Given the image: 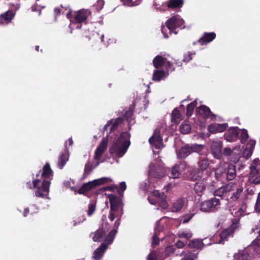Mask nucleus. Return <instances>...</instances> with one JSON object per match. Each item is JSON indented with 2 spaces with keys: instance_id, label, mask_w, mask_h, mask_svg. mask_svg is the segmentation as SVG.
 Wrapping results in <instances>:
<instances>
[{
  "instance_id": "obj_8",
  "label": "nucleus",
  "mask_w": 260,
  "mask_h": 260,
  "mask_svg": "<svg viewBox=\"0 0 260 260\" xmlns=\"http://www.w3.org/2000/svg\"><path fill=\"white\" fill-rule=\"evenodd\" d=\"M90 15V12L88 10H81L77 12L75 16L74 21L71 20L70 27L71 29L80 28L81 25L79 23L86 20Z\"/></svg>"
},
{
  "instance_id": "obj_27",
  "label": "nucleus",
  "mask_w": 260,
  "mask_h": 260,
  "mask_svg": "<svg viewBox=\"0 0 260 260\" xmlns=\"http://www.w3.org/2000/svg\"><path fill=\"white\" fill-rule=\"evenodd\" d=\"M225 177L227 179L232 180L236 177V169L235 167L233 165H228L226 167Z\"/></svg>"
},
{
  "instance_id": "obj_3",
  "label": "nucleus",
  "mask_w": 260,
  "mask_h": 260,
  "mask_svg": "<svg viewBox=\"0 0 260 260\" xmlns=\"http://www.w3.org/2000/svg\"><path fill=\"white\" fill-rule=\"evenodd\" d=\"M184 20L178 15L173 16L169 19L166 23V27L162 26L161 28V31L164 34V37L166 38L169 37L168 33L166 32L167 29H169V34L172 32H174L175 34H177L175 29L178 27L184 28Z\"/></svg>"
},
{
  "instance_id": "obj_7",
  "label": "nucleus",
  "mask_w": 260,
  "mask_h": 260,
  "mask_svg": "<svg viewBox=\"0 0 260 260\" xmlns=\"http://www.w3.org/2000/svg\"><path fill=\"white\" fill-rule=\"evenodd\" d=\"M111 181V179L108 178H102L92 181H89L87 183H84L78 190V192L80 194H83L96 186L105 183H109Z\"/></svg>"
},
{
  "instance_id": "obj_63",
  "label": "nucleus",
  "mask_w": 260,
  "mask_h": 260,
  "mask_svg": "<svg viewBox=\"0 0 260 260\" xmlns=\"http://www.w3.org/2000/svg\"><path fill=\"white\" fill-rule=\"evenodd\" d=\"M192 55V53H190L188 54V55L186 57H185L184 58V60L186 61H189L191 59V56Z\"/></svg>"
},
{
  "instance_id": "obj_58",
  "label": "nucleus",
  "mask_w": 260,
  "mask_h": 260,
  "mask_svg": "<svg viewBox=\"0 0 260 260\" xmlns=\"http://www.w3.org/2000/svg\"><path fill=\"white\" fill-rule=\"evenodd\" d=\"M186 242H183L181 240H178L175 243V245L178 248H182L186 245Z\"/></svg>"
},
{
  "instance_id": "obj_53",
  "label": "nucleus",
  "mask_w": 260,
  "mask_h": 260,
  "mask_svg": "<svg viewBox=\"0 0 260 260\" xmlns=\"http://www.w3.org/2000/svg\"><path fill=\"white\" fill-rule=\"evenodd\" d=\"M193 215L194 214H191L185 215L182 218L181 221L183 223H186L188 222L190 220V219L193 217Z\"/></svg>"
},
{
  "instance_id": "obj_41",
  "label": "nucleus",
  "mask_w": 260,
  "mask_h": 260,
  "mask_svg": "<svg viewBox=\"0 0 260 260\" xmlns=\"http://www.w3.org/2000/svg\"><path fill=\"white\" fill-rule=\"evenodd\" d=\"M235 189H236V191L234 192L231 197V199L234 201H237L238 199H239L243 191L242 187L236 188L235 186L234 190Z\"/></svg>"
},
{
  "instance_id": "obj_47",
  "label": "nucleus",
  "mask_w": 260,
  "mask_h": 260,
  "mask_svg": "<svg viewBox=\"0 0 260 260\" xmlns=\"http://www.w3.org/2000/svg\"><path fill=\"white\" fill-rule=\"evenodd\" d=\"M159 223V222H157V228H156V229L155 230V234L153 236V240H152V245L153 246L154 245H156L157 244H158L159 243V240H158V234H157V229H160L161 228H159L158 227V224Z\"/></svg>"
},
{
  "instance_id": "obj_35",
  "label": "nucleus",
  "mask_w": 260,
  "mask_h": 260,
  "mask_svg": "<svg viewBox=\"0 0 260 260\" xmlns=\"http://www.w3.org/2000/svg\"><path fill=\"white\" fill-rule=\"evenodd\" d=\"M177 236L180 238H184L186 240H188L192 237V233L189 230H180L178 232Z\"/></svg>"
},
{
  "instance_id": "obj_43",
  "label": "nucleus",
  "mask_w": 260,
  "mask_h": 260,
  "mask_svg": "<svg viewBox=\"0 0 260 260\" xmlns=\"http://www.w3.org/2000/svg\"><path fill=\"white\" fill-rule=\"evenodd\" d=\"M116 233V229H114L111 231L106 237L105 239V242H106L107 243V244H110L112 243Z\"/></svg>"
},
{
  "instance_id": "obj_40",
  "label": "nucleus",
  "mask_w": 260,
  "mask_h": 260,
  "mask_svg": "<svg viewBox=\"0 0 260 260\" xmlns=\"http://www.w3.org/2000/svg\"><path fill=\"white\" fill-rule=\"evenodd\" d=\"M179 129L181 133L185 134L190 132L191 127L189 123L185 121L181 124Z\"/></svg>"
},
{
  "instance_id": "obj_39",
  "label": "nucleus",
  "mask_w": 260,
  "mask_h": 260,
  "mask_svg": "<svg viewBox=\"0 0 260 260\" xmlns=\"http://www.w3.org/2000/svg\"><path fill=\"white\" fill-rule=\"evenodd\" d=\"M182 5V0H170L167 6L170 8H178L181 7Z\"/></svg>"
},
{
  "instance_id": "obj_31",
  "label": "nucleus",
  "mask_w": 260,
  "mask_h": 260,
  "mask_svg": "<svg viewBox=\"0 0 260 260\" xmlns=\"http://www.w3.org/2000/svg\"><path fill=\"white\" fill-rule=\"evenodd\" d=\"M181 166H183V164L175 165L173 166L171 170L170 177L174 179L179 178L180 175V167Z\"/></svg>"
},
{
  "instance_id": "obj_11",
  "label": "nucleus",
  "mask_w": 260,
  "mask_h": 260,
  "mask_svg": "<svg viewBox=\"0 0 260 260\" xmlns=\"http://www.w3.org/2000/svg\"><path fill=\"white\" fill-rule=\"evenodd\" d=\"M108 138H104L95 151L94 158L99 160L104 151L106 150L108 144Z\"/></svg>"
},
{
  "instance_id": "obj_19",
  "label": "nucleus",
  "mask_w": 260,
  "mask_h": 260,
  "mask_svg": "<svg viewBox=\"0 0 260 260\" xmlns=\"http://www.w3.org/2000/svg\"><path fill=\"white\" fill-rule=\"evenodd\" d=\"M13 17L14 14L13 12L10 11H8L5 13L1 15L0 17V24H8L10 22Z\"/></svg>"
},
{
  "instance_id": "obj_56",
  "label": "nucleus",
  "mask_w": 260,
  "mask_h": 260,
  "mask_svg": "<svg viewBox=\"0 0 260 260\" xmlns=\"http://www.w3.org/2000/svg\"><path fill=\"white\" fill-rule=\"evenodd\" d=\"M255 209L257 212H260V192L259 193L255 206Z\"/></svg>"
},
{
  "instance_id": "obj_10",
  "label": "nucleus",
  "mask_w": 260,
  "mask_h": 260,
  "mask_svg": "<svg viewBox=\"0 0 260 260\" xmlns=\"http://www.w3.org/2000/svg\"><path fill=\"white\" fill-rule=\"evenodd\" d=\"M149 141L150 144L156 149H159L162 147V139L158 130L155 131L153 135L149 139Z\"/></svg>"
},
{
  "instance_id": "obj_13",
  "label": "nucleus",
  "mask_w": 260,
  "mask_h": 260,
  "mask_svg": "<svg viewBox=\"0 0 260 260\" xmlns=\"http://www.w3.org/2000/svg\"><path fill=\"white\" fill-rule=\"evenodd\" d=\"M227 123H214L208 126V129L211 133H221L228 127Z\"/></svg>"
},
{
  "instance_id": "obj_44",
  "label": "nucleus",
  "mask_w": 260,
  "mask_h": 260,
  "mask_svg": "<svg viewBox=\"0 0 260 260\" xmlns=\"http://www.w3.org/2000/svg\"><path fill=\"white\" fill-rule=\"evenodd\" d=\"M164 258L159 256V253L154 251L149 254L147 256V260H164Z\"/></svg>"
},
{
  "instance_id": "obj_59",
  "label": "nucleus",
  "mask_w": 260,
  "mask_h": 260,
  "mask_svg": "<svg viewBox=\"0 0 260 260\" xmlns=\"http://www.w3.org/2000/svg\"><path fill=\"white\" fill-rule=\"evenodd\" d=\"M63 7L61 5L60 7L55 8L54 12L56 15H58L60 13H63Z\"/></svg>"
},
{
  "instance_id": "obj_61",
  "label": "nucleus",
  "mask_w": 260,
  "mask_h": 260,
  "mask_svg": "<svg viewBox=\"0 0 260 260\" xmlns=\"http://www.w3.org/2000/svg\"><path fill=\"white\" fill-rule=\"evenodd\" d=\"M120 188L122 190V191H123L124 190L126 189V185L124 182H122L120 183Z\"/></svg>"
},
{
  "instance_id": "obj_20",
  "label": "nucleus",
  "mask_w": 260,
  "mask_h": 260,
  "mask_svg": "<svg viewBox=\"0 0 260 260\" xmlns=\"http://www.w3.org/2000/svg\"><path fill=\"white\" fill-rule=\"evenodd\" d=\"M226 164H221L215 171V176L217 179H220L221 177H225Z\"/></svg>"
},
{
  "instance_id": "obj_18",
  "label": "nucleus",
  "mask_w": 260,
  "mask_h": 260,
  "mask_svg": "<svg viewBox=\"0 0 260 260\" xmlns=\"http://www.w3.org/2000/svg\"><path fill=\"white\" fill-rule=\"evenodd\" d=\"M122 119L118 118L115 119L109 120L104 126V129L106 130L109 127L111 132L114 131L117 128L118 125L121 123Z\"/></svg>"
},
{
  "instance_id": "obj_6",
  "label": "nucleus",
  "mask_w": 260,
  "mask_h": 260,
  "mask_svg": "<svg viewBox=\"0 0 260 260\" xmlns=\"http://www.w3.org/2000/svg\"><path fill=\"white\" fill-rule=\"evenodd\" d=\"M220 204V200L213 198L202 202L200 210L204 212H214L219 208Z\"/></svg>"
},
{
  "instance_id": "obj_17",
  "label": "nucleus",
  "mask_w": 260,
  "mask_h": 260,
  "mask_svg": "<svg viewBox=\"0 0 260 260\" xmlns=\"http://www.w3.org/2000/svg\"><path fill=\"white\" fill-rule=\"evenodd\" d=\"M255 145V141L253 140H250L247 144L246 148L243 153V156L246 159L248 158L251 155Z\"/></svg>"
},
{
  "instance_id": "obj_42",
  "label": "nucleus",
  "mask_w": 260,
  "mask_h": 260,
  "mask_svg": "<svg viewBox=\"0 0 260 260\" xmlns=\"http://www.w3.org/2000/svg\"><path fill=\"white\" fill-rule=\"evenodd\" d=\"M180 256H182L181 260H194L197 257V255L191 252L185 253L182 252L180 254Z\"/></svg>"
},
{
  "instance_id": "obj_33",
  "label": "nucleus",
  "mask_w": 260,
  "mask_h": 260,
  "mask_svg": "<svg viewBox=\"0 0 260 260\" xmlns=\"http://www.w3.org/2000/svg\"><path fill=\"white\" fill-rule=\"evenodd\" d=\"M206 185L207 183L204 180L198 181L194 185V190L198 193H202L205 190Z\"/></svg>"
},
{
  "instance_id": "obj_60",
  "label": "nucleus",
  "mask_w": 260,
  "mask_h": 260,
  "mask_svg": "<svg viewBox=\"0 0 260 260\" xmlns=\"http://www.w3.org/2000/svg\"><path fill=\"white\" fill-rule=\"evenodd\" d=\"M161 203L160 202L158 203L157 204H159V206L163 209H166L168 207V204L165 200H163V198L161 199L160 200Z\"/></svg>"
},
{
  "instance_id": "obj_14",
  "label": "nucleus",
  "mask_w": 260,
  "mask_h": 260,
  "mask_svg": "<svg viewBox=\"0 0 260 260\" xmlns=\"http://www.w3.org/2000/svg\"><path fill=\"white\" fill-rule=\"evenodd\" d=\"M235 230V226H232L230 228L223 230L220 234V240L217 242L219 244H223L224 242L227 241L228 237L231 236Z\"/></svg>"
},
{
  "instance_id": "obj_1",
  "label": "nucleus",
  "mask_w": 260,
  "mask_h": 260,
  "mask_svg": "<svg viewBox=\"0 0 260 260\" xmlns=\"http://www.w3.org/2000/svg\"><path fill=\"white\" fill-rule=\"evenodd\" d=\"M53 177V172L48 163L44 166L40 177L33 181V186L37 189L36 196L40 198L46 197L49 192L50 181Z\"/></svg>"
},
{
  "instance_id": "obj_55",
  "label": "nucleus",
  "mask_w": 260,
  "mask_h": 260,
  "mask_svg": "<svg viewBox=\"0 0 260 260\" xmlns=\"http://www.w3.org/2000/svg\"><path fill=\"white\" fill-rule=\"evenodd\" d=\"M190 148H191V149H192L191 152L194 151V152H199L200 151H201L203 149V145H194Z\"/></svg>"
},
{
  "instance_id": "obj_2",
  "label": "nucleus",
  "mask_w": 260,
  "mask_h": 260,
  "mask_svg": "<svg viewBox=\"0 0 260 260\" xmlns=\"http://www.w3.org/2000/svg\"><path fill=\"white\" fill-rule=\"evenodd\" d=\"M129 138L130 135L128 133H122L111 148L110 153L118 157H122L125 153L130 145Z\"/></svg>"
},
{
  "instance_id": "obj_52",
  "label": "nucleus",
  "mask_w": 260,
  "mask_h": 260,
  "mask_svg": "<svg viewBox=\"0 0 260 260\" xmlns=\"http://www.w3.org/2000/svg\"><path fill=\"white\" fill-rule=\"evenodd\" d=\"M174 251L175 248L174 246H168L166 247V250L165 251V255H166V256H168L171 254H173L174 252Z\"/></svg>"
},
{
  "instance_id": "obj_32",
  "label": "nucleus",
  "mask_w": 260,
  "mask_h": 260,
  "mask_svg": "<svg viewBox=\"0 0 260 260\" xmlns=\"http://www.w3.org/2000/svg\"><path fill=\"white\" fill-rule=\"evenodd\" d=\"M247 206L245 203H243L241 207L238 210L232 212V214L236 217H240L247 214Z\"/></svg>"
},
{
  "instance_id": "obj_34",
  "label": "nucleus",
  "mask_w": 260,
  "mask_h": 260,
  "mask_svg": "<svg viewBox=\"0 0 260 260\" xmlns=\"http://www.w3.org/2000/svg\"><path fill=\"white\" fill-rule=\"evenodd\" d=\"M191 150L192 149L188 146L182 147L178 153V157L180 158H185L191 153Z\"/></svg>"
},
{
  "instance_id": "obj_45",
  "label": "nucleus",
  "mask_w": 260,
  "mask_h": 260,
  "mask_svg": "<svg viewBox=\"0 0 260 260\" xmlns=\"http://www.w3.org/2000/svg\"><path fill=\"white\" fill-rule=\"evenodd\" d=\"M197 105V101L195 100L193 102H191L189 104H188L187 106L186 109V114L187 116H190L192 114V111L194 108V107Z\"/></svg>"
},
{
  "instance_id": "obj_24",
  "label": "nucleus",
  "mask_w": 260,
  "mask_h": 260,
  "mask_svg": "<svg viewBox=\"0 0 260 260\" xmlns=\"http://www.w3.org/2000/svg\"><path fill=\"white\" fill-rule=\"evenodd\" d=\"M160 167L157 165L156 166L155 164L152 162L150 164L149 166V176L150 177L157 178V177H159V175H158V173L159 171H160Z\"/></svg>"
},
{
  "instance_id": "obj_5",
  "label": "nucleus",
  "mask_w": 260,
  "mask_h": 260,
  "mask_svg": "<svg viewBox=\"0 0 260 260\" xmlns=\"http://www.w3.org/2000/svg\"><path fill=\"white\" fill-rule=\"evenodd\" d=\"M250 168L249 181L254 184H260V161L254 159Z\"/></svg>"
},
{
  "instance_id": "obj_46",
  "label": "nucleus",
  "mask_w": 260,
  "mask_h": 260,
  "mask_svg": "<svg viewBox=\"0 0 260 260\" xmlns=\"http://www.w3.org/2000/svg\"><path fill=\"white\" fill-rule=\"evenodd\" d=\"M172 119L176 122H179L181 120V116L179 111L174 109L172 112Z\"/></svg>"
},
{
  "instance_id": "obj_29",
  "label": "nucleus",
  "mask_w": 260,
  "mask_h": 260,
  "mask_svg": "<svg viewBox=\"0 0 260 260\" xmlns=\"http://www.w3.org/2000/svg\"><path fill=\"white\" fill-rule=\"evenodd\" d=\"M185 200L184 198H180L175 201L173 205L172 211L178 212L184 206Z\"/></svg>"
},
{
  "instance_id": "obj_16",
  "label": "nucleus",
  "mask_w": 260,
  "mask_h": 260,
  "mask_svg": "<svg viewBox=\"0 0 260 260\" xmlns=\"http://www.w3.org/2000/svg\"><path fill=\"white\" fill-rule=\"evenodd\" d=\"M237 129L234 127L229 128L224 135L225 140L229 142L235 141L238 136Z\"/></svg>"
},
{
  "instance_id": "obj_57",
  "label": "nucleus",
  "mask_w": 260,
  "mask_h": 260,
  "mask_svg": "<svg viewBox=\"0 0 260 260\" xmlns=\"http://www.w3.org/2000/svg\"><path fill=\"white\" fill-rule=\"evenodd\" d=\"M104 5V1L103 0H98L96 3V9L98 11L101 10Z\"/></svg>"
},
{
  "instance_id": "obj_50",
  "label": "nucleus",
  "mask_w": 260,
  "mask_h": 260,
  "mask_svg": "<svg viewBox=\"0 0 260 260\" xmlns=\"http://www.w3.org/2000/svg\"><path fill=\"white\" fill-rule=\"evenodd\" d=\"M209 165L208 159H203L199 162V166L202 170H206Z\"/></svg>"
},
{
  "instance_id": "obj_4",
  "label": "nucleus",
  "mask_w": 260,
  "mask_h": 260,
  "mask_svg": "<svg viewBox=\"0 0 260 260\" xmlns=\"http://www.w3.org/2000/svg\"><path fill=\"white\" fill-rule=\"evenodd\" d=\"M108 198L111 208L109 218L110 220L113 221L115 218L119 217L122 214V213L120 211H119V209L122 203L121 200L120 198L112 194H108Z\"/></svg>"
},
{
  "instance_id": "obj_62",
  "label": "nucleus",
  "mask_w": 260,
  "mask_h": 260,
  "mask_svg": "<svg viewBox=\"0 0 260 260\" xmlns=\"http://www.w3.org/2000/svg\"><path fill=\"white\" fill-rule=\"evenodd\" d=\"M173 185L172 183H170L168 184L166 186L164 187V189L166 190V192H168L169 189L172 187Z\"/></svg>"
},
{
  "instance_id": "obj_54",
  "label": "nucleus",
  "mask_w": 260,
  "mask_h": 260,
  "mask_svg": "<svg viewBox=\"0 0 260 260\" xmlns=\"http://www.w3.org/2000/svg\"><path fill=\"white\" fill-rule=\"evenodd\" d=\"M232 149H231L229 147H226L223 150V154L224 155L229 156L230 158L231 157V156L232 155Z\"/></svg>"
},
{
  "instance_id": "obj_28",
  "label": "nucleus",
  "mask_w": 260,
  "mask_h": 260,
  "mask_svg": "<svg viewBox=\"0 0 260 260\" xmlns=\"http://www.w3.org/2000/svg\"><path fill=\"white\" fill-rule=\"evenodd\" d=\"M69 157V156L67 151H66L59 156L58 161V167L59 169H61L63 168L68 161Z\"/></svg>"
},
{
  "instance_id": "obj_22",
  "label": "nucleus",
  "mask_w": 260,
  "mask_h": 260,
  "mask_svg": "<svg viewBox=\"0 0 260 260\" xmlns=\"http://www.w3.org/2000/svg\"><path fill=\"white\" fill-rule=\"evenodd\" d=\"M107 248V245L106 243H102L101 246L94 251L93 256L94 259L100 260Z\"/></svg>"
},
{
  "instance_id": "obj_30",
  "label": "nucleus",
  "mask_w": 260,
  "mask_h": 260,
  "mask_svg": "<svg viewBox=\"0 0 260 260\" xmlns=\"http://www.w3.org/2000/svg\"><path fill=\"white\" fill-rule=\"evenodd\" d=\"M106 232L103 229H99L96 232L91 234L93 240L95 242H99L103 239V236Z\"/></svg>"
},
{
  "instance_id": "obj_26",
  "label": "nucleus",
  "mask_w": 260,
  "mask_h": 260,
  "mask_svg": "<svg viewBox=\"0 0 260 260\" xmlns=\"http://www.w3.org/2000/svg\"><path fill=\"white\" fill-rule=\"evenodd\" d=\"M197 113L203 118H206L211 115L210 109L206 106H201L197 109Z\"/></svg>"
},
{
  "instance_id": "obj_21",
  "label": "nucleus",
  "mask_w": 260,
  "mask_h": 260,
  "mask_svg": "<svg viewBox=\"0 0 260 260\" xmlns=\"http://www.w3.org/2000/svg\"><path fill=\"white\" fill-rule=\"evenodd\" d=\"M234 260H251L249 254L247 253V250L243 251L239 250L234 255Z\"/></svg>"
},
{
  "instance_id": "obj_64",
  "label": "nucleus",
  "mask_w": 260,
  "mask_h": 260,
  "mask_svg": "<svg viewBox=\"0 0 260 260\" xmlns=\"http://www.w3.org/2000/svg\"><path fill=\"white\" fill-rule=\"evenodd\" d=\"M119 225H120V220H119V219H117L114 223V228L116 229H117Z\"/></svg>"
},
{
  "instance_id": "obj_23",
  "label": "nucleus",
  "mask_w": 260,
  "mask_h": 260,
  "mask_svg": "<svg viewBox=\"0 0 260 260\" xmlns=\"http://www.w3.org/2000/svg\"><path fill=\"white\" fill-rule=\"evenodd\" d=\"M163 197L161 196L158 191L154 190L151 193V196L148 198V200L151 204L155 205L160 202L161 199Z\"/></svg>"
},
{
  "instance_id": "obj_37",
  "label": "nucleus",
  "mask_w": 260,
  "mask_h": 260,
  "mask_svg": "<svg viewBox=\"0 0 260 260\" xmlns=\"http://www.w3.org/2000/svg\"><path fill=\"white\" fill-rule=\"evenodd\" d=\"M168 76L165 71H155L153 75V80L156 81H159L163 79Z\"/></svg>"
},
{
  "instance_id": "obj_49",
  "label": "nucleus",
  "mask_w": 260,
  "mask_h": 260,
  "mask_svg": "<svg viewBox=\"0 0 260 260\" xmlns=\"http://www.w3.org/2000/svg\"><path fill=\"white\" fill-rule=\"evenodd\" d=\"M95 210V203L94 202L90 203L88 205V209L87 211V214L90 216L94 212Z\"/></svg>"
},
{
  "instance_id": "obj_25",
  "label": "nucleus",
  "mask_w": 260,
  "mask_h": 260,
  "mask_svg": "<svg viewBox=\"0 0 260 260\" xmlns=\"http://www.w3.org/2000/svg\"><path fill=\"white\" fill-rule=\"evenodd\" d=\"M215 37L216 34L214 32H205L204 36L199 40V42L203 45L211 42L215 38Z\"/></svg>"
},
{
  "instance_id": "obj_38",
  "label": "nucleus",
  "mask_w": 260,
  "mask_h": 260,
  "mask_svg": "<svg viewBox=\"0 0 260 260\" xmlns=\"http://www.w3.org/2000/svg\"><path fill=\"white\" fill-rule=\"evenodd\" d=\"M203 245H204V243L202 240L200 239H193L189 242L188 246L191 248H195L199 249L201 248Z\"/></svg>"
},
{
  "instance_id": "obj_36",
  "label": "nucleus",
  "mask_w": 260,
  "mask_h": 260,
  "mask_svg": "<svg viewBox=\"0 0 260 260\" xmlns=\"http://www.w3.org/2000/svg\"><path fill=\"white\" fill-rule=\"evenodd\" d=\"M232 155L231 156V159L234 162L237 161L239 158L241 152V149L240 146L235 147L232 149Z\"/></svg>"
},
{
  "instance_id": "obj_48",
  "label": "nucleus",
  "mask_w": 260,
  "mask_h": 260,
  "mask_svg": "<svg viewBox=\"0 0 260 260\" xmlns=\"http://www.w3.org/2000/svg\"><path fill=\"white\" fill-rule=\"evenodd\" d=\"M251 246L256 252L260 253V238L254 240Z\"/></svg>"
},
{
  "instance_id": "obj_9",
  "label": "nucleus",
  "mask_w": 260,
  "mask_h": 260,
  "mask_svg": "<svg viewBox=\"0 0 260 260\" xmlns=\"http://www.w3.org/2000/svg\"><path fill=\"white\" fill-rule=\"evenodd\" d=\"M153 63L156 68H160L165 66L167 69L173 70L171 60L168 57H163L161 56L157 55L153 59Z\"/></svg>"
},
{
  "instance_id": "obj_51",
  "label": "nucleus",
  "mask_w": 260,
  "mask_h": 260,
  "mask_svg": "<svg viewBox=\"0 0 260 260\" xmlns=\"http://www.w3.org/2000/svg\"><path fill=\"white\" fill-rule=\"evenodd\" d=\"M248 138V135L247 131L245 129H243L240 135V139L242 143H244Z\"/></svg>"
},
{
  "instance_id": "obj_15",
  "label": "nucleus",
  "mask_w": 260,
  "mask_h": 260,
  "mask_svg": "<svg viewBox=\"0 0 260 260\" xmlns=\"http://www.w3.org/2000/svg\"><path fill=\"white\" fill-rule=\"evenodd\" d=\"M235 187V184L230 183L218 188L215 191V195L219 197H222L224 193L234 190Z\"/></svg>"
},
{
  "instance_id": "obj_12",
  "label": "nucleus",
  "mask_w": 260,
  "mask_h": 260,
  "mask_svg": "<svg viewBox=\"0 0 260 260\" xmlns=\"http://www.w3.org/2000/svg\"><path fill=\"white\" fill-rule=\"evenodd\" d=\"M222 143L220 141L213 142L211 145L212 153L215 157L219 158L221 155Z\"/></svg>"
}]
</instances>
